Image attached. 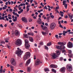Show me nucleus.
I'll return each mask as SVG.
<instances>
[{
	"mask_svg": "<svg viewBox=\"0 0 73 73\" xmlns=\"http://www.w3.org/2000/svg\"><path fill=\"white\" fill-rule=\"evenodd\" d=\"M17 49L18 50H17L15 52V54H17L18 56L19 57L22 54V53H23V51H21V49L19 48H17Z\"/></svg>",
	"mask_w": 73,
	"mask_h": 73,
	"instance_id": "1",
	"label": "nucleus"
},
{
	"mask_svg": "<svg viewBox=\"0 0 73 73\" xmlns=\"http://www.w3.org/2000/svg\"><path fill=\"white\" fill-rule=\"evenodd\" d=\"M30 56H31V53L30 52H27L26 53L23 57L24 60H26L27 58L30 57Z\"/></svg>",
	"mask_w": 73,
	"mask_h": 73,
	"instance_id": "2",
	"label": "nucleus"
},
{
	"mask_svg": "<svg viewBox=\"0 0 73 73\" xmlns=\"http://www.w3.org/2000/svg\"><path fill=\"white\" fill-rule=\"evenodd\" d=\"M15 44L18 46H20L22 44V41L20 39H17L16 41Z\"/></svg>",
	"mask_w": 73,
	"mask_h": 73,
	"instance_id": "3",
	"label": "nucleus"
},
{
	"mask_svg": "<svg viewBox=\"0 0 73 73\" xmlns=\"http://www.w3.org/2000/svg\"><path fill=\"white\" fill-rule=\"evenodd\" d=\"M56 48L58 49H65V47L64 46H59L58 45H56Z\"/></svg>",
	"mask_w": 73,
	"mask_h": 73,
	"instance_id": "4",
	"label": "nucleus"
},
{
	"mask_svg": "<svg viewBox=\"0 0 73 73\" xmlns=\"http://www.w3.org/2000/svg\"><path fill=\"white\" fill-rule=\"evenodd\" d=\"M35 63L36 64H44L43 61H41L38 58L35 61Z\"/></svg>",
	"mask_w": 73,
	"mask_h": 73,
	"instance_id": "5",
	"label": "nucleus"
},
{
	"mask_svg": "<svg viewBox=\"0 0 73 73\" xmlns=\"http://www.w3.org/2000/svg\"><path fill=\"white\" fill-rule=\"evenodd\" d=\"M56 24L55 23H52L50 25V28L51 29H54L55 27H56Z\"/></svg>",
	"mask_w": 73,
	"mask_h": 73,
	"instance_id": "6",
	"label": "nucleus"
},
{
	"mask_svg": "<svg viewBox=\"0 0 73 73\" xmlns=\"http://www.w3.org/2000/svg\"><path fill=\"white\" fill-rule=\"evenodd\" d=\"M67 46L68 48H73V43L70 42H69L67 44Z\"/></svg>",
	"mask_w": 73,
	"mask_h": 73,
	"instance_id": "7",
	"label": "nucleus"
},
{
	"mask_svg": "<svg viewBox=\"0 0 73 73\" xmlns=\"http://www.w3.org/2000/svg\"><path fill=\"white\" fill-rule=\"evenodd\" d=\"M65 69L66 68L65 67H63L60 69V72L62 73H64L65 72Z\"/></svg>",
	"mask_w": 73,
	"mask_h": 73,
	"instance_id": "8",
	"label": "nucleus"
},
{
	"mask_svg": "<svg viewBox=\"0 0 73 73\" xmlns=\"http://www.w3.org/2000/svg\"><path fill=\"white\" fill-rule=\"evenodd\" d=\"M70 30H68L66 31H63V33H62L63 35V36H65L66 35V34L65 33H68V32H70Z\"/></svg>",
	"mask_w": 73,
	"mask_h": 73,
	"instance_id": "9",
	"label": "nucleus"
},
{
	"mask_svg": "<svg viewBox=\"0 0 73 73\" xmlns=\"http://www.w3.org/2000/svg\"><path fill=\"white\" fill-rule=\"evenodd\" d=\"M66 68L67 69V70H69V72H71L72 71V67L70 66H66Z\"/></svg>",
	"mask_w": 73,
	"mask_h": 73,
	"instance_id": "10",
	"label": "nucleus"
},
{
	"mask_svg": "<svg viewBox=\"0 0 73 73\" xmlns=\"http://www.w3.org/2000/svg\"><path fill=\"white\" fill-rule=\"evenodd\" d=\"M22 20L24 23H28V21H27V19L26 18L24 17H22Z\"/></svg>",
	"mask_w": 73,
	"mask_h": 73,
	"instance_id": "11",
	"label": "nucleus"
},
{
	"mask_svg": "<svg viewBox=\"0 0 73 73\" xmlns=\"http://www.w3.org/2000/svg\"><path fill=\"white\" fill-rule=\"evenodd\" d=\"M37 23L39 24H41L42 23V21L41 18H39L38 20L37 21Z\"/></svg>",
	"mask_w": 73,
	"mask_h": 73,
	"instance_id": "12",
	"label": "nucleus"
},
{
	"mask_svg": "<svg viewBox=\"0 0 73 73\" xmlns=\"http://www.w3.org/2000/svg\"><path fill=\"white\" fill-rule=\"evenodd\" d=\"M11 64L14 63V64H16V61H15V60L14 58L11 59Z\"/></svg>",
	"mask_w": 73,
	"mask_h": 73,
	"instance_id": "13",
	"label": "nucleus"
},
{
	"mask_svg": "<svg viewBox=\"0 0 73 73\" xmlns=\"http://www.w3.org/2000/svg\"><path fill=\"white\" fill-rule=\"evenodd\" d=\"M48 31L44 32L42 31V34L43 36H45L46 35L48 34Z\"/></svg>",
	"mask_w": 73,
	"mask_h": 73,
	"instance_id": "14",
	"label": "nucleus"
},
{
	"mask_svg": "<svg viewBox=\"0 0 73 73\" xmlns=\"http://www.w3.org/2000/svg\"><path fill=\"white\" fill-rule=\"evenodd\" d=\"M50 68H57V66L54 64H51L50 65Z\"/></svg>",
	"mask_w": 73,
	"mask_h": 73,
	"instance_id": "15",
	"label": "nucleus"
},
{
	"mask_svg": "<svg viewBox=\"0 0 73 73\" xmlns=\"http://www.w3.org/2000/svg\"><path fill=\"white\" fill-rule=\"evenodd\" d=\"M57 57H58V56L56 55V54H54L52 55V59H55V58H56Z\"/></svg>",
	"mask_w": 73,
	"mask_h": 73,
	"instance_id": "16",
	"label": "nucleus"
},
{
	"mask_svg": "<svg viewBox=\"0 0 73 73\" xmlns=\"http://www.w3.org/2000/svg\"><path fill=\"white\" fill-rule=\"evenodd\" d=\"M25 46L27 49H29V47H30V45L29 44H25Z\"/></svg>",
	"mask_w": 73,
	"mask_h": 73,
	"instance_id": "17",
	"label": "nucleus"
},
{
	"mask_svg": "<svg viewBox=\"0 0 73 73\" xmlns=\"http://www.w3.org/2000/svg\"><path fill=\"white\" fill-rule=\"evenodd\" d=\"M14 33L15 35L17 36H19V31H18L16 30L15 31Z\"/></svg>",
	"mask_w": 73,
	"mask_h": 73,
	"instance_id": "18",
	"label": "nucleus"
},
{
	"mask_svg": "<svg viewBox=\"0 0 73 73\" xmlns=\"http://www.w3.org/2000/svg\"><path fill=\"white\" fill-rule=\"evenodd\" d=\"M27 69V72H31V67H28Z\"/></svg>",
	"mask_w": 73,
	"mask_h": 73,
	"instance_id": "19",
	"label": "nucleus"
},
{
	"mask_svg": "<svg viewBox=\"0 0 73 73\" xmlns=\"http://www.w3.org/2000/svg\"><path fill=\"white\" fill-rule=\"evenodd\" d=\"M29 40L31 42H33V41H34L33 40V38L31 37H29Z\"/></svg>",
	"mask_w": 73,
	"mask_h": 73,
	"instance_id": "20",
	"label": "nucleus"
},
{
	"mask_svg": "<svg viewBox=\"0 0 73 73\" xmlns=\"http://www.w3.org/2000/svg\"><path fill=\"white\" fill-rule=\"evenodd\" d=\"M24 37L27 38H28L29 36L27 34H23Z\"/></svg>",
	"mask_w": 73,
	"mask_h": 73,
	"instance_id": "21",
	"label": "nucleus"
},
{
	"mask_svg": "<svg viewBox=\"0 0 73 73\" xmlns=\"http://www.w3.org/2000/svg\"><path fill=\"white\" fill-rule=\"evenodd\" d=\"M27 34L28 35H29V36H30V35H31V36H34V34H33V33L32 32L28 33Z\"/></svg>",
	"mask_w": 73,
	"mask_h": 73,
	"instance_id": "22",
	"label": "nucleus"
},
{
	"mask_svg": "<svg viewBox=\"0 0 73 73\" xmlns=\"http://www.w3.org/2000/svg\"><path fill=\"white\" fill-rule=\"evenodd\" d=\"M31 62V59H29L26 62V64H29Z\"/></svg>",
	"mask_w": 73,
	"mask_h": 73,
	"instance_id": "23",
	"label": "nucleus"
},
{
	"mask_svg": "<svg viewBox=\"0 0 73 73\" xmlns=\"http://www.w3.org/2000/svg\"><path fill=\"white\" fill-rule=\"evenodd\" d=\"M25 44L26 45V44H29L28 43V40L27 39L25 40Z\"/></svg>",
	"mask_w": 73,
	"mask_h": 73,
	"instance_id": "24",
	"label": "nucleus"
},
{
	"mask_svg": "<svg viewBox=\"0 0 73 73\" xmlns=\"http://www.w3.org/2000/svg\"><path fill=\"white\" fill-rule=\"evenodd\" d=\"M42 29L44 31H46V29H47V27L46 26H44Z\"/></svg>",
	"mask_w": 73,
	"mask_h": 73,
	"instance_id": "25",
	"label": "nucleus"
},
{
	"mask_svg": "<svg viewBox=\"0 0 73 73\" xmlns=\"http://www.w3.org/2000/svg\"><path fill=\"white\" fill-rule=\"evenodd\" d=\"M44 70L45 72H49V69L48 68H44Z\"/></svg>",
	"mask_w": 73,
	"mask_h": 73,
	"instance_id": "26",
	"label": "nucleus"
},
{
	"mask_svg": "<svg viewBox=\"0 0 73 73\" xmlns=\"http://www.w3.org/2000/svg\"><path fill=\"white\" fill-rule=\"evenodd\" d=\"M44 48L45 49H46L47 50H48L49 49V48H48V47L47 46L45 45L44 46Z\"/></svg>",
	"mask_w": 73,
	"mask_h": 73,
	"instance_id": "27",
	"label": "nucleus"
},
{
	"mask_svg": "<svg viewBox=\"0 0 73 73\" xmlns=\"http://www.w3.org/2000/svg\"><path fill=\"white\" fill-rule=\"evenodd\" d=\"M58 45H60L61 46V45H62V44H63V42H58Z\"/></svg>",
	"mask_w": 73,
	"mask_h": 73,
	"instance_id": "28",
	"label": "nucleus"
},
{
	"mask_svg": "<svg viewBox=\"0 0 73 73\" xmlns=\"http://www.w3.org/2000/svg\"><path fill=\"white\" fill-rule=\"evenodd\" d=\"M50 16L46 18V20L48 21V22H49V19H50Z\"/></svg>",
	"mask_w": 73,
	"mask_h": 73,
	"instance_id": "29",
	"label": "nucleus"
},
{
	"mask_svg": "<svg viewBox=\"0 0 73 73\" xmlns=\"http://www.w3.org/2000/svg\"><path fill=\"white\" fill-rule=\"evenodd\" d=\"M50 45H51V42H50L49 43L47 44L46 46H50Z\"/></svg>",
	"mask_w": 73,
	"mask_h": 73,
	"instance_id": "30",
	"label": "nucleus"
},
{
	"mask_svg": "<svg viewBox=\"0 0 73 73\" xmlns=\"http://www.w3.org/2000/svg\"><path fill=\"white\" fill-rule=\"evenodd\" d=\"M63 60H64V58L62 57H61L59 58V61H62Z\"/></svg>",
	"mask_w": 73,
	"mask_h": 73,
	"instance_id": "31",
	"label": "nucleus"
},
{
	"mask_svg": "<svg viewBox=\"0 0 73 73\" xmlns=\"http://www.w3.org/2000/svg\"><path fill=\"white\" fill-rule=\"evenodd\" d=\"M56 54H57V55H59L60 54V51H56Z\"/></svg>",
	"mask_w": 73,
	"mask_h": 73,
	"instance_id": "32",
	"label": "nucleus"
},
{
	"mask_svg": "<svg viewBox=\"0 0 73 73\" xmlns=\"http://www.w3.org/2000/svg\"><path fill=\"white\" fill-rule=\"evenodd\" d=\"M0 20H4L5 21H6V20L4 19V17H1V18H0Z\"/></svg>",
	"mask_w": 73,
	"mask_h": 73,
	"instance_id": "33",
	"label": "nucleus"
},
{
	"mask_svg": "<svg viewBox=\"0 0 73 73\" xmlns=\"http://www.w3.org/2000/svg\"><path fill=\"white\" fill-rule=\"evenodd\" d=\"M69 57V58H72L73 57V54H70Z\"/></svg>",
	"mask_w": 73,
	"mask_h": 73,
	"instance_id": "34",
	"label": "nucleus"
},
{
	"mask_svg": "<svg viewBox=\"0 0 73 73\" xmlns=\"http://www.w3.org/2000/svg\"><path fill=\"white\" fill-rule=\"evenodd\" d=\"M39 44L41 45H43V42H40Z\"/></svg>",
	"mask_w": 73,
	"mask_h": 73,
	"instance_id": "35",
	"label": "nucleus"
},
{
	"mask_svg": "<svg viewBox=\"0 0 73 73\" xmlns=\"http://www.w3.org/2000/svg\"><path fill=\"white\" fill-rule=\"evenodd\" d=\"M73 15L72 14L70 16V19H72L73 18Z\"/></svg>",
	"mask_w": 73,
	"mask_h": 73,
	"instance_id": "36",
	"label": "nucleus"
},
{
	"mask_svg": "<svg viewBox=\"0 0 73 73\" xmlns=\"http://www.w3.org/2000/svg\"><path fill=\"white\" fill-rule=\"evenodd\" d=\"M63 44H62V45H65L66 44V42H63Z\"/></svg>",
	"mask_w": 73,
	"mask_h": 73,
	"instance_id": "37",
	"label": "nucleus"
},
{
	"mask_svg": "<svg viewBox=\"0 0 73 73\" xmlns=\"http://www.w3.org/2000/svg\"><path fill=\"white\" fill-rule=\"evenodd\" d=\"M68 52L69 54H72V51L71 50H68Z\"/></svg>",
	"mask_w": 73,
	"mask_h": 73,
	"instance_id": "38",
	"label": "nucleus"
},
{
	"mask_svg": "<svg viewBox=\"0 0 73 73\" xmlns=\"http://www.w3.org/2000/svg\"><path fill=\"white\" fill-rule=\"evenodd\" d=\"M34 2L35 3V5H37V3L36 2V1H34Z\"/></svg>",
	"mask_w": 73,
	"mask_h": 73,
	"instance_id": "39",
	"label": "nucleus"
},
{
	"mask_svg": "<svg viewBox=\"0 0 73 73\" xmlns=\"http://www.w3.org/2000/svg\"><path fill=\"white\" fill-rule=\"evenodd\" d=\"M59 25H60L59 27H60V28H64L63 27H62V26L61 25V24H60Z\"/></svg>",
	"mask_w": 73,
	"mask_h": 73,
	"instance_id": "40",
	"label": "nucleus"
},
{
	"mask_svg": "<svg viewBox=\"0 0 73 73\" xmlns=\"http://www.w3.org/2000/svg\"><path fill=\"white\" fill-rule=\"evenodd\" d=\"M3 73H5V71H6V69L5 68L4 70H3Z\"/></svg>",
	"mask_w": 73,
	"mask_h": 73,
	"instance_id": "41",
	"label": "nucleus"
},
{
	"mask_svg": "<svg viewBox=\"0 0 73 73\" xmlns=\"http://www.w3.org/2000/svg\"><path fill=\"white\" fill-rule=\"evenodd\" d=\"M55 37L58 39V35H55Z\"/></svg>",
	"mask_w": 73,
	"mask_h": 73,
	"instance_id": "42",
	"label": "nucleus"
},
{
	"mask_svg": "<svg viewBox=\"0 0 73 73\" xmlns=\"http://www.w3.org/2000/svg\"><path fill=\"white\" fill-rule=\"evenodd\" d=\"M0 27H1V28H3L4 27V26L2 24H1L0 25Z\"/></svg>",
	"mask_w": 73,
	"mask_h": 73,
	"instance_id": "43",
	"label": "nucleus"
},
{
	"mask_svg": "<svg viewBox=\"0 0 73 73\" xmlns=\"http://www.w3.org/2000/svg\"><path fill=\"white\" fill-rule=\"evenodd\" d=\"M14 9L15 10H16V11H17V12H18V11L17 10V9L16 8V7H14Z\"/></svg>",
	"mask_w": 73,
	"mask_h": 73,
	"instance_id": "44",
	"label": "nucleus"
},
{
	"mask_svg": "<svg viewBox=\"0 0 73 73\" xmlns=\"http://www.w3.org/2000/svg\"><path fill=\"white\" fill-rule=\"evenodd\" d=\"M65 1H63V5H65V4H66V3L65 2H64Z\"/></svg>",
	"mask_w": 73,
	"mask_h": 73,
	"instance_id": "45",
	"label": "nucleus"
},
{
	"mask_svg": "<svg viewBox=\"0 0 73 73\" xmlns=\"http://www.w3.org/2000/svg\"><path fill=\"white\" fill-rule=\"evenodd\" d=\"M1 44H5V42L4 41H2L1 42Z\"/></svg>",
	"mask_w": 73,
	"mask_h": 73,
	"instance_id": "46",
	"label": "nucleus"
},
{
	"mask_svg": "<svg viewBox=\"0 0 73 73\" xmlns=\"http://www.w3.org/2000/svg\"><path fill=\"white\" fill-rule=\"evenodd\" d=\"M44 9H48V8L46 7V6H45L44 7Z\"/></svg>",
	"mask_w": 73,
	"mask_h": 73,
	"instance_id": "47",
	"label": "nucleus"
},
{
	"mask_svg": "<svg viewBox=\"0 0 73 73\" xmlns=\"http://www.w3.org/2000/svg\"><path fill=\"white\" fill-rule=\"evenodd\" d=\"M19 65L20 67H22L23 66V64H19Z\"/></svg>",
	"mask_w": 73,
	"mask_h": 73,
	"instance_id": "48",
	"label": "nucleus"
},
{
	"mask_svg": "<svg viewBox=\"0 0 73 73\" xmlns=\"http://www.w3.org/2000/svg\"><path fill=\"white\" fill-rule=\"evenodd\" d=\"M50 17H51V18H52V19H54V16L53 15H51Z\"/></svg>",
	"mask_w": 73,
	"mask_h": 73,
	"instance_id": "49",
	"label": "nucleus"
},
{
	"mask_svg": "<svg viewBox=\"0 0 73 73\" xmlns=\"http://www.w3.org/2000/svg\"><path fill=\"white\" fill-rule=\"evenodd\" d=\"M13 21H14V22H15V21H17V19H13Z\"/></svg>",
	"mask_w": 73,
	"mask_h": 73,
	"instance_id": "50",
	"label": "nucleus"
},
{
	"mask_svg": "<svg viewBox=\"0 0 73 73\" xmlns=\"http://www.w3.org/2000/svg\"><path fill=\"white\" fill-rule=\"evenodd\" d=\"M32 20H32V19H30L29 20V22H31V21H32Z\"/></svg>",
	"mask_w": 73,
	"mask_h": 73,
	"instance_id": "51",
	"label": "nucleus"
},
{
	"mask_svg": "<svg viewBox=\"0 0 73 73\" xmlns=\"http://www.w3.org/2000/svg\"><path fill=\"white\" fill-rule=\"evenodd\" d=\"M23 11H24V10H23V9H21V11H21V13H22L23 12Z\"/></svg>",
	"mask_w": 73,
	"mask_h": 73,
	"instance_id": "52",
	"label": "nucleus"
},
{
	"mask_svg": "<svg viewBox=\"0 0 73 73\" xmlns=\"http://www.w3.org/2000/svg\"><path fill=\"white\" fill-rule=\"evenodd\" d=\"M8 18L9 20H12V18L11 17H8Z\"/></svg>",
	"mask_w": 73,
	"mask_h": 73,
	"instance_id": "53",
	"label": "nucleus"
},
{
	"mask_svg": "<svg viewBox=\"0 0 73 73\" xmlns=\"http://www.w3.org/2000/svg\"><path fill=\"white\" fill-rule=\"evenodd\" d=\"M65 8H67V4H66L65 5H64Z\"/></svg>",
	"mask_w": 73,
	"mask_h": 73,
	"instance_id": "54",
	"label": "nucleus"
},
{
	"mask_svg": "<svg viewBox=\"0 0 73 73\" xmlns=\"http://www.w3.org/2000/svg\"><path fill=\"white\" fill-rule=\"evenodd\" d=\"M65 17V19H68V15H66Z\"/></svg>",
	"mask_w": 73,
	"mask_h": 73,
	"instance_id": "55",
	"label": "nucleus"
},
{
	"mask_svg": "<svg viewBox=\"0 0 73 73\" xmlns=\"http://www.w3.org/2000/svg\"><path fill=\"white\" fill-rule=\"evenodd\" d=\"M9 11L10 12H12V9H9Z\"/></svg>",
	"mask_w": 73,
	"mask_h": 73,
	"instance_id": "56",
	"label": "nucleus"
},
{
	"mask_svg": "<svg viewBox=\"0 0 73 73\" xmlns=\"http://www.w3.org/2000/svg\"><path fill=\"white\" fill-rule=\"evenodd\" d=\"M27 12H28L29 11V8H28L27 9Z\"/></svg>",
	"mask_w": 73,
	"mask_h": 73,
	"instance_id": "57",
	"label": "nucleus"
},
{
	"mask_svg": "<svg viewBox=\"0 0 73 73\" xmlns=\"http://www.w3.org/2000/svg\"><path fill=\"white\" fill-rule=\"evenodd\" d=\"M14 24V23H11V25L12 26H13V25Z\"/></svg>",
	"mask_w": 73,
	"mask_h": 73,
	"instance_id": "58",
	"label": "nucleus"
},
{
	"mask_svg": "<svg viewBox=\"0 0 73 73\" xmlns=\"http://www.w3.org/2000/svg\"><path fill=\"white\" fill-rule=\"evenodd\" d=\"M30 1L31 4H32V2H33V0H30Z\"/></svg>",
	"mask_w": 73,
	"mask_h": 73,
	"instance_id": "59",
	"label": "nucleus"
},
{
	"mask_svg": "<svg viewBox=\"0 0 73 73\" xmlns=\"http://www.w3.org/2000/svg\"><path fill=\"white\" fill-rule=\"evenodd\" d=\"M20 72H24V71L23 70H20L19 71Z\"/></svg>",
	"mask_w": 73,
	"mask_h": 73,
	"instance_id": "60",
	"label": "nucleus"
},
{
	"mask_svg": "<svg viewBox=\"0 0 73 73\" xmlns=\"http://www.w3.org/2000/svg\"><path fill=\"white\" fill-rule=\"evenodd\" d=\"M54 69L53 68H52V69L51 70V71H52V72H54Z\"/></svg>",
	"mask_w": 73,
	"mask_h": 73,
	"instance_id": "61",
	"label": "nucleus"
},
{
	"mask_svg": "<svg viewBox=\"0 0 73 73\" xmlns=\"http://www.w3.org/2000/svg\"><path fill=\"white\" fill-rule=\"evenodd\" d=\"M41 27H42V29H43V28H44V26L42 25H41Z\"/></svg>",
	"mask_w": 73,
	"mask_h": 73,
	"instance_id": "62",
	"label": "nucleus"
},
{
	"mask_svg": "<svg viewBox=\"0 0 73 73\" xmlns=\"http://www.w3.org/2000/svg\"><path fill=\"white\" fill-rule=\"evenodd\" d=\"M7 47L8 48H11V46H9V45H7Z\"/></svg>",
	"mask_w": 73,
	"mask_h": 73,
	"instance_id": "63",
	"label": "nucleus"
},
{
	"mask_svg": "<svg viewBox=\"0 0 73 73\" xmlns=\"http://www.w3.org/2000/svg\"><path fill=\"white\" fill-rule=\"evenodd\" d=\"M11 5H12V4H13V1H11Z\"/></svg>",
	"mask_w": 73,
	"mask_h": 73,
	"instance_id": "64",
	"label": "nucleus"
}]
</instances>
